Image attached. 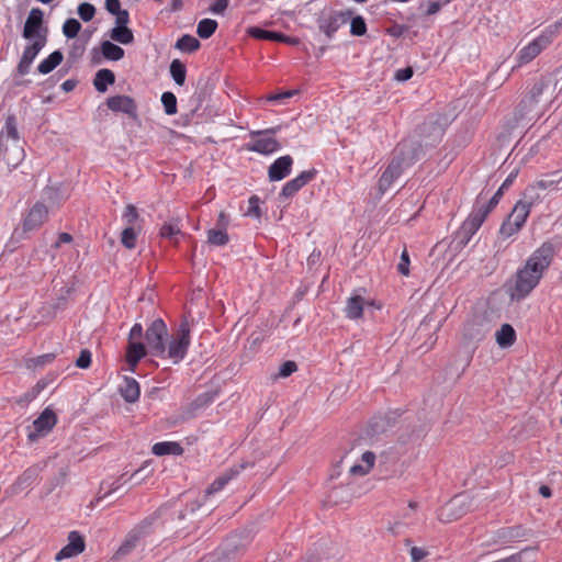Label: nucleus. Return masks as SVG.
I'll use <instances>...</instances> for the list:
<instances>
[{"mask_svg":"<svg viewBox=\"0 0 562 562\" xmlns=\"http://www.w3.org/2000/svg\"><path fill=\"white\" fill-rule=\"evenodd\" d=\"M554 258V246L543 243L532 251L525 265L517 269L512 296L516 300L526 299L540 283Z\"/></svg>","mask_w":562,"mask_h":562,"instance_id":"f257e3e1","label":"nucleus"},{"mask_svg":"<svg viewBox=\"0 0 562 562\" xmlns=\"http://www.w3.org/2000/svg\"><path fill=\"white\" fill-rule=\"evenodd\" d=\"M420 146L413 140H403L394 149L393 158L379 179V191L385 193L405 169L419 159Z\"/></svg>","mask_w":562,"mask_h":562,"instance_id":"f03ea898","label":"nucleus"},{"mask_svg":"<svg viewBox=\"0 0 562 562\" xmlns=\"http://www.w3.org/2000/svg\"><path fill=\"white\" fill-rule=\"evenodd\" d=\"M190 330L189 321L184 317L179 324L176 333L165 344V355L158 356V358L171 359L175 364L180 363L187 357L191 345Z\"/></svg>","mask_w":562,"mask_h":562,"instance_id":"7ed1b4c3","label":"nucleus"},{"mask_svg":"<svg viewBox=\"0 0 562 562\" xmlns=\"http://www.w3.org/2000/svg\"><path fill=\"white\" fill-rule=\"evenodd\" d=\"M352 15V11H337L333 9L323 10L316 16V23L318 30L325 34L328 40H331L335 36V33L345 25L350 16Z\"/></svg>","mask_w":562,"mask_h":562,"instance_id":"20e7f679","label":"nucleus"},{"mask_svg":"<svg viewBox=\"0 0 562 562\" xmlns=\"http://www.w3.org/2000/svg\"><path fill=\"white\" fill-rule=\"evenodd\" d=\"M169 337L166 323L161 318L154 319L145 331L146 346L154 357L165 355V344Z\"/></svg>","mask_w":562,"mask_h":562,"instance_id":"39448f33","label":"nucleus"},{"mask_svg":"<svg viewBox=\"0 0 562 562\" xmlns=\"http://www.w3.org/2000/svg\"><path fill=\"white\" fill-rule=\"evenodd\" d=\"M487 217V211L482 210L474 204L473 210L462 223L461 227L456 234L457 244L460 247H465L473 235L479 231Z\"/></svg>","mask_w":562,"mask_h":562,"instance_id":"423d86ee","label":"nucleus"},{"mask_svg":"<svg viewBox=\"0 0 562 562\" xmlns=\"http://www.w3.org/2000/svg\"><path fill=\"white\" fill-rule=\"evenodd\" d=\"M44 12L40 8H33L25 21L23 27V37L25 40L35 41L44 36L47 41V29L43 26Z\"/></svg>","mask_w":562,"mask_h":562,"instance_id":"0eeeda50","label":"nucleus"},{"mask_svg":"<svg viewBox=\"0 0 562 562\" xmlns=\"http://www.w3.org/2000/svg\"><path fill=\"white\" fill-rule=\"evenodd\" d=\"M552 41L549 36L542 31L539 36L524 46L517 54L518 65H526L533 60L537 56H539L542 50H544Z\"/></svg>","mask_w":562,"mask_h":562,"instance_id":"6e6552de","label":"nucleus"},{"mask_svg":"<svg viewBox=\"0 0 562 562\" xmlns=\"http://www.w3.org/2000/svg\"><path fill=\"white\" fill-rule=\"evenodd\" d=\"M522 536L524 532L520 526L503 527L494 531L482 544L486 548L505 546L515 542Z\"/></svg>","mask_w":562,"mask_h":562,"instance_id":"1a4fd4ad","label":"nucleus"},{"mask_svg":"<svg viewBox=\"0 0 562 562\" xmlns=\"http://www.w3.org/2000/svg\"><path fill=\"white\" fill-rule=\"evenodd\" d=\"M56 414L50 408H45L33 422V431H30L27 438L35 441L40 437L46 436L56 425Z\"/></svg>","mask_w":562,"mask_h":562,"instance_id":"9d476101","label":"nucleus"},{"mask_svg":"<svg viewBox=\"0 0 562 562\" xmlns=\"http://www.w3.org/2000/svg\"><path fill=\"white\" fill-rule=\"evenodd\" d=\"M67 539L68 543L56 553V561L74 558L85 551L86 542L78 531H70Z\"/></svg>","mask_w":562,"mask_h":562,"instance_id":"9b49d317","label":"nucleus"},{"mask_svg":"<svg viewBox=\"0 0 562 562\" xmlns=\"http://www.w3.org/2000/svg\"><path fill=\"white\" fill-rule=\"evenodd\" d=\"M108 108L113 112H122L133 120L138 119L137 104L128 95H113L106 99Z\"/></svg>","mask_w":562,"mask_h":562,"instance_id":"f8f14e48","label":"nucleus"},{"mask_svg":"<svg viewBox=\"0 0 562 562\" xmlns=\"http://www.w3.org/2000/svg\"><path fill=\"white\" fill-rule=\"evenodd\" d=\"M251 135L252 142L248 146L251 151L270 155L281 149V144L272 136L257 134V132H252Z\"/></svg>","mask_w":562,"mask_h":562,"instance_id":"ddd939ff","label":"nucleus"},{"mask_svg":"<svg viewBox=\"0 0 562 562\" xmlns=\"http://www.w3.org/2000/svg\"><path fill=\"white\" fill-rule=\"evenodd\" d=\"M316 176L315 169L304 170L294 179L288 181L281 192L280 198L289 199L294 196L304 186L311 182Z\"/></svg>","mask_w":562,"mask_h":562,"instance_id":"4468645a","label":"nucleus"},{"mask_svg":"<svg viewBox=\"0 0 562 562\" xmlns=\"http://www.w3.org/2000/svg\"><path fill=\"white\" fill-rule=\"evenodd\" d=\"M248 465L249 463L243 462L231 467L212 482V484L206 490V494L212 495L222 491L229 481L238 476Z\"/></svg>","mask_w":562,"mask_h":562,"instance_id":"2eb2a0df","label":"nucleus"},{"mask_svg":"<svg viewBox=\"0 0 562 562\" xmlns=\"http://www.w3.org/2000/svg\"><path fill=\"white\" fill-rule=\"evenodd\" d=\"M48 217V210L43 203H35L23 221V229L34 231L40 228Z\"/></svg>","mask_w":562,"mask_h":562,"instance_id":"dca6fc26","label":"nucleus"},{"mask_svg":"<svg viewBox=\"0 0 562 562\" xmlns=\"http://www.w3.org/2000/svg\"><path fill=\"white\" fill-rule=\"evenodd\" d=\"M293 158L290 155H284L277 158L268 169V177L270 181H281L286 178L292 170Z\"/></svg>","mask_w":562,"mask_h":562,"instance_id":"f3484780","label":"nucleus"},{"mask_svg":"<svg viewBox=\"0 0 562 562\" xmlns=\"http://www.w3.org/2000/svg\"><path fill=\"white\" fill-rule=\"evenodd\" d=\"M361 292H364L363 289L356 290L351 296L347 300L345 314L349 319H358L362 317L363 306L366 304V300L362 296Z\"/></svg>","mask_w":562,"mask_h":562,"instance_id":"a211bd4d","label":"nucleus"},{"mask_svg":"<svg viewBox=\"0 0 562 562\" xmlns=\"http://www.w3.org/2000/svg\"><path fill=\"white\" fill-rule=\"evenodd\" d=\"M247 33L249 36L256 38V40H263V41H271V42H284V43H293L290 37L286 35L274 32V31H268L260 29L258 26H251L247 30Z\"/></svg>","mask_w":562,"mask_h":562,"instance_id":"6ab92c4d","label":"nucleus"},{"mask_svg":"<svg viewBox=\"0 0 562 562\" xmlns=\"http://www.w3.org/2000/svg\"><path fill=\"white\" fill-rule=\"evenodd\" d=\"M142 538V532L139 530H132L125 537L123 543L119 547L116 552L114 553V560H121L122 558L128 555L138 544Z\"/></svg>","mask_w":562,"mask_h":562,"instance_id":"aec40b11","label":"nucleus"},{"mask_svg":"<svg viewBox=\"0 0 562 562\" xmlns=\"http://www.w3.org/2000/svg\"><path fill=\"white\" fill-rule=\"evenodd\" d=\"M122 397L128 403H135L140 395L138 382L133 378H125L120 387Z\"/></svg>","mask_w":562,"mask_h":562,"instance_id":"412c9836","label":"nucleus"},{"mask_svg":"<svg viewBox=\"0 0 562 562\" xmlns=\"http://www.w3.org/2000/svg\"><path fill=\"white\" fill-rule=\"evenodd\" d=\"M146 347L142 341H128L126 361L130 367L135 368L139 360L146 356Z\"/></svg>","mask_w":562,"mask_h":562,"instance_id":"4be33fe9","label":"nucleus"},{"mask_svg":"<svg viewBox=\"0 0 562 562\" xmlns=\"http://www.w3.org/2000/svg\"><path fill=\"white\" fill-rule=\"evenodd\" d=\"M495 339L501 348L512 347L516 341V331L509 324H503L495 333Z\"/></svg>","mask_w":562,"mask_h":562,"instance_id":"5701e85b","label":"nucleus"},{"mask_svg":"<svg viewBox=\"0 0 562 562\" xmlns=\"http://www.w3.org/2000/svg\"><path fill=\"white\" fill-rule=\"evenodd\" d=\"M115 82V75L112 70L102 68L99 69L93 79V86L98 92H105L108 86Z\"/></svg>","mask_w":562,"mask_h":562,"instance_id":"b1692460","label":"nucleus"},{"mask_svg":"<svg viewBox=\"0 0 562 562\" xmlns=\"http://www.w3.org/2000/svg\"><path fill=\"white\" fill-rule=\"evenodd\" d=\"M151 452L158 457L167 454L181 456L183 448L176 441H160L153 446Z\"/></svg>","mask_w":562,"mask_h":562,"instance_id":"393cba45","label":"nucleus"},{"mask_svg":"<svg viewBox=\"0 0 562 562\" xmlns=\"http://www.w3.org/2000/svg\"><path fill=\"white\" fill-rule=\"evenodd\" d=\"M530 211L531 209L522 204V202L517 201L507 218L514 222L516 227L522 228Z\"/></svg>","mask_w":562,"mask_h":562,"instance_id":"a878e982","label":"nucleus"},{"mask_svg":"<svg viewBox=\"0 0 562 562\" xmlns=\"http://www.w3.org/2000/svg\"><path fill=\"white\" fill-rule=\"evenodd\" d=\"M63 54L59 50H55L52 54H49L45 59H43L38 66L37 70L42 75H47L50 71H53L61 61H63Z\"/></svg>","mask_w":562,"mask_h":562,"instance_id":"bb28decb","label":"nucleus"},{"mask_svg":"<svg viewBox=\"0 0 562 562\" xmlns=\"http://www.w3.org/2000/svg\"><path fill=\"white\" fill-rule=\"evenodd\" d=\"M522 202L526 206L531 209L533 205H537L542 201V196L540 194V189L536 184V182L529 184L525 191L522 192L521 199L518 200Z\"/></svg>","mask_w":562,"mask_h":562,"instance_id":"cd10ccee","label":"nucleus"},{"mask_svg":"<svg viewBox=\"0 0 562 562\" xmlns=\"http://www.w3.org/2000/svg\"><path fill=\"white\" fill-rule=\"evenodd\" d=\"M218 397L217 390L206 391L199 394L190 404L192 411H199L211 405Z\"/></svg>","mask_w":562,"mask_h":562,"instance_id":"c85d7f7f","label":"nucleus"},{"mask_svg":"<svg viewBox=\"0 0 562 562\" xmlns=\"http://www.w3.org/2000/svg\"><path fill=\"white\" fill-rule=\"evenodd\" d=\"M101 52L104 58L113 61H117L124 57V49L110 41H104L101 44Z\"/></svg>","mask_w":562,"mask_h":562,"instance_id":"c756f323","label":"nucleus"},{"mask_svg":"<svg viewBox=\"0 0 562 562\" xmlns=\"http://www.w3.org/2000/svg\"><path fill=\"white\" fill-rule=\"evenodd\" d=\"M110 37L120 43V44H123V45H127V44H131L133 43L134 41V35H133V32L131 29H128L127 26H115L111 30L110 32Z\"/></svg>","mask_w":562,"mask_h":562,"instance_id":"7c9ffc66","label":"nucleus"},{"mask_svg":"<svg viewBox=\"0 0 562 562\" xmlns=\"http://www.w3.org/2000/svg\"><path fill=\"white\" fill-rule=\"evenodd\" d=\"M45 45L46 40L44 36H41L38 40L33 41L32 44L24 48L21 58L33 63L38 53L45 47Z\"/></svg>","mask_w":562,"mask_h":562,"instance_id":"2f4dec72","label":"nucleus"},{"mask_svg":"<svg viewBox=\"0 0 562 562\" xmlns=\"http://www.w3.org/2000/svg\"><path fill=\"white\" fill-rule=\"evenodd\" d=\"M200 42L196 37L184 34L177 42L175 47L181 52L193 53L200 47Z\"/></svg>","mask_w":562,"mask_h":562,"instance_id":"473e14b6","label":"nucleus"},{"mask_svg":"<svg viewBox=\"0 0 562 562\" xmlns=\"http://www.w3.org/2000/svg\"><path fill=\"white\" fill-rule=\"evenodd\" d=\"M206 236L207 243L212 246H225L229 241L228 234L224 228H211Z\"/></svg>","mask_w":562,"mask_h":562,"instance_id":"72a5a7b5","label":"nucleus"},{"mask_svg":"<svg viewBox=\"0 0 562 562\" xmlns=\"http://www.w3.org/2000/svg\"><path fill=\"white\" fill-rule=\"evenodd\" d=\"M217 25L213 19H203L198 23L196 34L203 40L210 38L215 33Z\"/></svg>","mask_w":562,"mask_h":562,"instance_id":"f704fd0d","label":"nucleus"},{"mask_svg":"<svg viewBox=\"0 0 562 562\" xmlns=\"http://www.w3.org/2000/svg\"><path fill=\"white\" fill-rule=\"evenodd\" d=\"M170 75L178 86H182L187 76L184 64L179 59H173L170 64Z\"/></svg>","mask_w":562,"mask_h":562,"instance_id":"c9c22d12","label":"nucleus"},{"mask_svg":"<svg viewBox=\"0 0 562 562\" xmlns=\"http://www.w3.org/2000/svg\"><path fill=\"white\" fill-rule=\"evenodd\" d=\"M181 234V228L178 220H170L165 222L160 227L159 235L162 238L173 239Z\"/></svg>","mask_w":562,"mask_h":562,"instance_id":"e433bc0d","label":"nucleus"},{"mask_svg":"<svg viewBox=\"0 0 562 562\" xmlns=\"http://www.w3.org/2000/svg\"><path fill=\"white\" fill-rule=\"evenodd\" d=\"M549 88V82L544 80H540L536 82L531 90L529 91L528 95L526 97V100L522 102H528L529 104L538 103L540 100L541 94Z\"/></svg>","mask_w":562,"mask_h":562,"instance_id":"4c0bfd02","label":"nucleus"},{"mask_svg":"<svg viewBox=\"0 0 562 562\" xmlns=\"http://www.w3.org/2000/svg\"><path fill=\"white\" fill-rule=\"evenodd\" d=\"M249 543V538L246 536L241 538L239 535L235 533L229 536L225 540V548L228 552H236L240 548H245Z\"/></svg>","mask_w":562,"mask_h":562,"instance_id":"58836bf2","label":"nucleus"},{"mask_svg":"<svg viewBox=\"0 0 562 562\" xmlns=\"http://www.w3.org/2000/svg\"><path fill=\"white\" fill-rule=\"evenodd\" d=\"M137 234L135 226H126L121 234L122 245L127 249L135 248Z\"/></svg>","mask_w":562,"mask_h":562,"instance_id":"ea45409f","label":"nucleus"},{"mask_svg":"<svg viewBox=\"0 0 562 562\" xmlns=\"http://www.w3.org/2000/svg\"><path fill=\"white\" fill-rule=\"evenodd\" d=\"M161 103L167 115H173L177 113V98L172 92H164L161 95Z\"/></svg>","mask_w":562,"mask_h":562,"instance_id":"a19ab883","label":"nucleus"},{"mask_svg":"<svg viewBox=\"0 0 562 562\" xmlns=\"http://www.w3.org/2000/svg\"><path fill=\"white\" fill-rule=\"evenodd\" d=\"M81 29V24L78 20L70 18L64 22L63 33L67 38H75Z\"/></svg>","mask_w":562,"mask_h":562,"instance_id":"79ce46f5","label":"nucleus"},{"mask_svg":"<svg viewBox=\"0 0 562 562\" xmlns=\"http://www.w3.org/2000/svg\"><path fill=\"white\" fill-rule=\"evenodd\" d=\"M504 194L503 188H498V190L494 193V195L490 199L488 202H482L480 199L475 202V204L482 210L487 211V215L498 204L499 200Z\"/></svg>","mask_w":562,"mask_h":562,"instance_id":"37998d69","label":"nucleus"},{"mask_svg":"<svg viewBox=\"0 0 562 562\" xmlns=\"http://www.w3.org/2000/svg\"><path fill=\"white\" fill-rule=\"evenodd\" d=\"M367 33V24L361 15L355 16L350 22V34L353 36H362Z\"/></svg>","mask_w":562,"mask_h":562,"instance_id":"c03bdc74","label":"nucleus"},{"mask_svg":"<svg viewBox=\"0 0 562 562\" xmlns=\"http://www.w3.org/2000/svg\"><path fill=\"white\" fill-rule=\"evenodd\" d=\"M558 172L547 175V178L535 181L540 190L553 189L562 181L561 178H555Z\"/></svg>","mask_w":562,"mask_h":562,"instance_id":"a18cd8bd","label":"nucleus"},{"mask_svg":"<svg viewBox=\"0 0 562 562\" xmlns=\"http://www.w3.org/2000/svg\"><path fill=\"white\" fill-rule=\"evenodd\" d=\"M138 218L139 214L137 212V209L134 205L128 204L122 214V220L124 221V223L127 226H134Z\"/></svg>","mask_w":562,"mask_h":562,"instance_id":"49530a36","label":"nucleus"},{"mask_svg":"<svg viewBox=\"0 0 562 562\" xmlns=\"http://www.w3.org/2000/svg\"><path fill=\"white\" fill-rule=\"evenodd\" d=\"M78 14L82 21L89 22L95 14V8L89 2H83L78 7Z\"/></svg>","mask_w":562,"mask_h":562,"instance_id":"de8ad7c7","label":"nucleus"},{"mask_svg":"<svg viewBox=\"0 0 562 562\" xmlns=\"http://www.w3.org/2000/svg\"><path fill=\"white\" fill-rule=\"evenodd\" d=\"M520 229H521V227H516L514 222H512L510 220L507 218L505 222H503V224L499 228V235L503 238H509V237L514 236L515 234H517Z\"/></svg>","mask_w":562,"mask_h":562,"instance_id":"09e8293b","label":"nucleus"},{"mask_svg":"<svg viewBox=\"0 0 562 562\" xmlns=\"http://www.w3.org/2000/svg\"><path fill=\"white\" fill-rule=\"evenodd\" d=\"M5 133L7 136L18 140L19 139V132L16 127V120L14 115H9L5 120Z\"/></svg>","mask_w":562,"mask_h":562,"instance_id":"8fccbe9b","label":"nucleus"},{"mask_svg":"<svg viewBox=\"0 0 562 562\" xmlns=\"http://www.w3.org/2000/svg\"><path fill=\"white\" fill-rule=\"evenodd\" d=\"M452 0H427L426 15H434L438 13L443 5H447Z\"/></svg>","mask_w":562,"mask_h":562,"instance_id":"3c124183","label":"nucleus"},{"mask_svg":"<svg viewBox=\"0 0 562 562\" xmlns=\"http://www.w3.org/2000/svg\"><path fill=\"white\" fill-rule=\"evenodd\" d=\"M91 364V352L88 349H82L76 360V366L80 369H87Z\"/></svg>","mask_w":562,"mask_h":562,"instance_id":"603ef678","label":"nucleus"},{"mask_svg":"<svg viewBox=\"0 0 562 562\" xmlns=\"http://www.w3.org/2000/svg\"><path fill=\"white\" fill-rule=\"evenodd\" d=\"M397 271L403 276L409 274V256L406 249H404L401 255Z\"/></svg>","mask_w":562,"mask_h":562,"instance_id":"864d4df0","label":"nucleus"},{"mask_svg":"<svg viewBox=\"0 0 562 562\" xmlns=\"http://www.w3.org/2000/svg\"><path fill=\"white\" fill-rule=\"evenodd\" d=\"M297 370V364L294 361H285L279 369V376L288 378Z\"/></svg>","mask_w":562,"mask_h":562,"instance_id":"5fc2aeb1","label":"nucleus"},{"mask_svg":"<svg viewBox=\"0 0 562 562\" xmlns=\"http://www.w3.org/2000/svg\"><path fill=\"white\" fill-rule=\"evenodd\" d=\"M560 29H562V18L554 22L553 24L547 26L543 32L549 36V38L553 42L555 36L558 35Z\"/></svg>","mask_w":562,"mask_h":562,"instance_id":"6e6d98bb","label":"nucleus"},{"mask_svg":"<svg viewBox=\"0 0 562 562\" xmlns=\"http://www.w3.org/2000/svg\"><path fill=\"white\" fill-rule=\"evenodd\" d=\"M229 4V0H216L211 7L210 11L213 14H224Z\"/></svg>","mask_w":562,"mask_h":562,"instance_id":"4d7b16f0","label":"nucleus"},{"mask_svg":"<svg viewBox=\"0 0 562 562\" xmlns=\"http://www.w3.org/2000/svg\"><path fill=\"white\" fill-rule=\"evenodd\" d=\"M411 559L413 562H419L428 555V552L419 547H412L409 550Z\"/></svg>","mask_w":562,"mask_h":562,"instance_id":"13d9d810","label":"nucleus"},{"mask_svg":"<svg viewBox=\"0 0 562 562\" xmlns=\"http://www.w3.org/2000/svg\"><path fill=\"white\" fill-rule=\"evenodd\" d=\"M143 336H145L144 334V329H143V326L138 323L134 324L130 330V337H128V341H135V340H138L140 339Z\"/></svg>","mask_w":562,"mask_h":562,"instance_id":"bf43d9fd","label":"nucleus"},{"mask_svg":"<svg viewBox=\"0 0 562 562\" xmlns=\"http://www.w3.org/2000/svg\"><path fill=\"white\" fill-rule=\"evenodd\" d=\"M296 91L289 90L281 93L271 94L267 98L270 102H282L285 99H289L295 94Z\"/></svg>","mask_w":562,"mask_h":562,"instance_id":"052dcab7","label":"nucleus"},{"mask_svg":"<svg viewBox=\"0 0 562 562\" xmlns=\"http://www.w3.org/2000/svg\"><path fill=\"white\" fill-rule=\"evenodd\" d=\"M474 325L473 324H468L467 327L464 328V336L472 339V340H476V341H480L484 338V333H482L481 330H475V333H471L470 330L472 329Z\"/></svg>","mask_w":562,"mask_h":562,"instance_id":"680f3d73","label":"nucleus"},{"mask_svg":"<svg viewBox=\"0 0 562 562\" xmlns=\"http://www.w3.org/2000/svg\"><path fill=\"white\" fill-rule=\"evenodd\" d=\"M114 15L116 16V19H115L116 26H121V27L127 26V24L130 22V14H128L127 10H122L119 13H115Z\"/></svg>","mask_w":562,"mask_h":562,"instance_id":"e2e57ef3","label":"nucleus"},{"mask_svg":"<svg viewBox=\"0 0 562 562\" xmlns=\"http://www.w3.org/2000/svg\"><path fill=\"white\" fill-rule=\"evenodd\" d=\"M413 77V69L411 67H405L398 69L395 74V79L398 81H406Z\"/></svg>","mask_w":562,"mask_h":562,"instance_id":"0e129e2a","label":"nucleus"},{"mask_svg":"<svg viewBox=\"0 0 562 562\" xmlns=\"http://www.w3.org/2000/svg\"><path fill=\"white\" fill-rule=\"evenodd\" d=\"M54 358H55L54 353H45V355H42V356H38L37 358H35L34 364L36 367H44L47 363H50L54 360Z\"/></svg>","mask_w":562,"mask_h":562,"instance_id":"69168bd1","label":"nucleus"},{"mask_svg":"<svg viewBox=\"0 0 562 562\" xmlns=\"http://www.w3.org/2000/svg\"><path fill=\"white\" fill-rule=\"evenodd\" d=\"M361 460L364 463L363 465L371 470L374 465L375 454L371 451H366L362 453Z\"/></svg>","mask_w":562,"mask_h":562,"instance_id":"338daca9","label":"nucleus"},{"mask_svg":"<svg viewBox=\"0 0 562 562\" xmlns=\"http://www.w3.org/2000/svg\"><path fill=\"white\" fill-rule=\"evenodd\" d=\"M105 9L111 13L115 14L122 11L121 3L119 0H105Z\"/></svg>","mask_w":562,"mask_h":562,"instance_id":"774afa93","label":"nucleus"}]
</instances>
